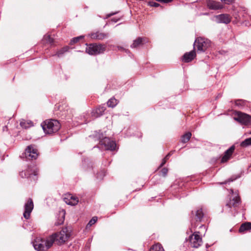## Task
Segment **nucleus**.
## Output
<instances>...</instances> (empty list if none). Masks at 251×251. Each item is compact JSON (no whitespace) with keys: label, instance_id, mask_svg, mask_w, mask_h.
Here are the masks:
<instances>
[{"label":"nucleus","instance_id":"f257e3e1","mask_svg":"<svg viewBox=\"0 0 251 251\" xmlns=\"http://www.w3.org/2000/svg\"><path fill=\"white\" fill-rule=\"evenodd\" d=\"M41 126L46 133L52 134L58 131L61 125L58 121L51 119L44 121Z\"/></svg>","mask_w":251,"mask_h":251},{"label":"nucleus","instance_id":"f03ea898","mask_svg":"<svg viewBox=\"0 0 251 251\" xmlns=\"http://www.w3.org/2000/svg\"><path fill=\"white\" fill-rule=\"evenodd\" d=\"M95 136L100 140V144L101 148L111 151L115 150L116 147V143L113 140H111L109 138L104 137L102 133L96 132Z\"/></svg>","mask_w":251,"mask_h":251},{"label":"nucleus","instance_id":"7ed1b4c3","mask_svg":"<svg viewBox=\"0 0 251 251\" xmlns=\"http://www.w3.org/2000/svg\"><path fill=\"white\" fill-rule=\"evenodd\" d=\"M210 44L211 42L209 40L202 37H198L194 42V48H197V51L202 52L210 47Z\"/></svg>","mask_w":251,"mask_h":251},{"label":"nucleus","instance_id":"20e7f679","mask_svg":"<svg viewBox=\"0 0 251 251\" xmlns=\"http://www.w3.org/2000/svg\"><path fill=\"white\" fill-rule=\"evenodd\" d=\"M106 46L101 44H91L86 48V52L90 55H96L104 52Z\"/></svg>","mask_w":251,"mask_h":251},{"label":"nucleus","instance_id":"39448f33","mask_svg":"<svg viewBox=\"0 0 251 251\" xmlns=\"http://www.w3.org/2000/svg\"><path fill=\"white\" fill-rule=\"evenodd\" d=\"M38 155L37 150L32 145H29L26 148L21 157L25 158L26 160H35Z\"/></svg>","mask_w":251,"mask_h":251},{"label":"nucleus","instance_id":"423d86ee","mask_svg":"<svg viewBox=\"0 0 251 251\" xmlns=\"http://www.w3.org/2000/svg\"><path fill=\"white\" fill-rule=\"evenodd\" d=\"M234 120L242 125H251V116L240 111L236 112Z\"/></svg>","mask_w":251,"mask_h":251},{"label":"nucleus","instance_id":"0eeeda50","mask_svg":"<svg viewBox=\"0 0 251 251\" xmlns=\"http://www.w3.org/2000/svg\"><path fill=\"white\" fill-rule=\"evenodd\" d=\"M53 234L55 236L56 241L58 244L65 243L70 236V232L67 227L63 228L59 232Z\"/></svg>","mask_w":251,"mask_h":251},{"label":"nucleus","instance_id":"6e6552de","mask_svg":"<svg viewBox=\"0 0 251 251\" xmlns=\"http://www.w3.org/2000/svg\"><path fill=\"white\" fill-rule=\"evenodd\" d=\"M200 232H195L189 238L191 247L199 248L202 244V238L200 235Z\"/></svg>","mask_w":251,"mask_h":251},{"label":"nucleus","instance_id":"1a4fd4ad","mask_svg":"<svg viewBox=\"0 0 251 251\" xmlns=\"http://www.w3.org/2000/svg\"><path fill=\"white\" fill-rule=\"evenodd\" d=\"M33 202L31 199L29 198L24 205V212L23 214L25 219H28L30 217V213L33 209Z\"/></svg>","mask_w":251,"mask_h":251},{"label":"nucleus","instance_id":"9d476101","mask_svg":"<svg viewBox=\"0 0 251 251\" xmlns=\"http://www.w3.org/2000/svg\"><path fill=\"white\" fill-rule=\"evenodd\" d=\"M20 175L23 178H32L34 181H35L37 179V173L35 169H31L29 167L27 170L20 172Z\"/></svg>","mask_w":251,"mask_h":251},{"label":"nucleus","instance_id":"9b49d317","mask_svg":"<svg viewBox=\"0 0 251 251\" xmlns=\"http://www.w3.org/2000/svg\"><path fill=\"white\" fill-rule=\"evenodd\" d=\"M35 250L38 251H45L48 250L44 239L37 238L33 242Z\"/></svg>","mask_w":251,"mask_h":251},{"label":"nucleus","instance_id":"f8f14e48","mask_svg":"<svg viewBox=\"0 0 251 251\" xmlns=\"http://www.w3.org/2000/svg\"><path fill=\"white\" fill-rule=\"evenodd\" d=\"M64 201L68 205L75 206L78 202V199L71 194H66L64 198Z\"/></svg>","mask_w":251,"mask_h":251},{"label":"nucleus","instance_id":"ddd939ff","mask_svg":"<svg viewBox=\"0 0 251 251\" xmlns=\"http://www.w3.org/2000/svg\"><path fill=\"white\" fill-rule=\"evenodd\" d=\"M240 202L241 201L238 194L235 193L233 195V198L230 199L229 202L226 204V206L230 208L233 207L235 209L238 207Z\"/></svg>","mask_w":251,"mask_h":251},{"label":"nucleus","instance_id":"4468645a","mask_svg":"<svg viewBox=\"0 0 251 251\" xmlns=\"http://www.w3.org/2000/svg\"><path fill=\"white\" fill-rule=\"evenodd\" d=\"M89 36L92 39L102 40L108 38L109 34L107 33L100 32L98 31L94 33H91L89 34Z\"/></svg>","mask_w":251,"mask_h":251},{"label":"nucleus","instance_id":"2eb2a0df","mask_svg":"<svg viewBox=\"0 0 251 251\" xmlns=\"http://www.w3.org/2000/svg\"><path fill=\"white\" fill-rule=\"evenodd\" d=\"M207 6L209 9L215 10L223 8V5L220 2L212 0H208L207 1Z\"/></svg>","mask_w":251,"mask_h":251},{"label":"nucleus","instance_id":"dca6fc26","mask_svg":"<svg viewBox=\"0 0 251 251\" xmlns=\"http://www.w3.org/2000/svg\"><path fill=\"white\" fill-rule=\"evenodd\" d=\"M216 20L219 23L227 24L231 21V17L227 14H222L216 16Z\"/></svg>","mask_w":251,"mask_h":251},{"label":"nucleus","instance_id":"f3484780","mask_svg":"<svg viewBox=\"0 0 251 251\" xmlns=\"http://www.w3.org/2000/svg\"><path fill=\"white\" fill-rule=\"evenodd\" d=\"M191 214L192 218L196 222H201L203 217V213L201 208H199L196 210L192 211Z\"/></svg>","mask_w":251,"mask_h":251},{"label":"nucleus","instance_id":"a211bd4d","mask_svg":"<svg viewBox=\"0 0 251 251\" xmlns=\"http://www.w3.org/2000/svg\"><path fill=\"white\" fill-rule=\"evenodd\" d=\"M234 150L235 146L234 145H232L228 150H227L225 152L224 155L221 159V162L225 163L230 158Z\"/></svg>","mask_w":251,"mask_h":251},{"label":"nucleus","instance_id":"6ab92c4d","mask_svg":"<svg viewBox=\"0 0 251 251\" xmlns=\"http://www.w3.org/2000/svg\"><path fill=\"white\" fill-rule=\"evenodd\" d=\"M196 55L195 50H193L188 52H186L182 57V60L186 63L191 62L195 57Z\"/></svg>","mask_w":251,"mask_h":251},{"label":"nucleus","instance_id":"aec40b11","mask_svg":"<svg viewBox=\"0 0 251 251\" xmlns=\"http://www.w3.org/2000/svg\"><path fill=\"white\" fill-rule=\"evenodd\" d=\"M54 241H56V240L55 236L53 234L47 237L46 239H44V242L48 249L52 245Z\"/></svg>","mask_w":251,"mask_h":251},{"label":"nucleus","instance_id":"412c9836","mask_svg":"<svg viewBox=\"0 0 251 251\" xmlns=\"http://www.w3.org/2000/svg\"><path fill=\"white\" fill-rule=\"evenodd\" d=\"M145 41L144 38L138 37L133 41V43L131 45V48H136L143 44V42Z\"/></svg>","mask_w":251,"mask_h":251},{"label":"nucleus","instance_id":"4be33fe9","mask_svg":"<svg viewBox=\"0 0 251 251\" xmlns=\"http://www.w3.org/2000/svg\"><path fill=\"white\" fill-rule=\"evenodd\" d=\"M250 229H251V223L246 222L241 225L239 229V232L240 233H243L245 231L249 230Z\"/></svg>","mask_w":251,"mask_h":251},{"label":"nucleus","instance_id":"5701e85b","mask_svg":"<svg viewBox=\"0 0 251 251\" xmlns=\"http://www.w3.org/2000/svg\"><path fill=\"white\" fill-rule=\"evenodd\" d=\"M150 251H164V250L161 245L157 243L152 246Z\"/></svg>","mask_w":251,"mask_h":251},{"label":"nucleus","instance_id":"b1692460","mask_svg":"<svg viewBox=\"0 0 251 251\" xmlns=\"http://www.w3.org/2000/svg\"><path fill=\"white\" fill-rule=\"evenodd\" d=\"M59 215L61 216V217L60 219L59 220V221L55 223V224L56 226L60 225L64 223L65 211L64 210H62V211H60Z\"/></svg>","mask_w":251,"mask_h":251},{"label":"nucleus","instance_id":"393cba45","mask_svg":"<svg viewBox=\"0 0 251 251\" xmlns=\"http://www.w3.org/2000/svg\"><path fill=\"white\" fill-rule=\"evenodd\" d=\"M191 135L192 134L190 132L186 133L182 136L181 142L184 143L187 142L190 140Z\"/></svg>","mask_w":251,"mask_h":251},{"label":"nucleus","instance_id":"a878e982","mask_svg":"<svg viewBox=\"0 0 251 251\" xmlns=\"http://www.w3.org/2000/svg\"><path fill=\"white\" fill-rule=\"evenodd\" d=\"M241 147L246 148L249 146H251V137L246 139L240 143Z\"/></svg>","mask_w":251,"mask_h":251},{"label":"nucleus","instance_id":"bb28decb","mask_svg":"<svg viewBox=\"0 0 251 251\" xmlns=\"http://www.w3.org/2000/svg\"><path fill=\"white\" fill-rule=\"evenodd\" d=\"M117 101L115 98L110 99L107 102L108 106L110 107H114L117 105Z\"/></svg>","mask_w":251,"mask_h":251},{"label":"nucleus","instance_id":"cd10ccee","mask_svg":"<svg viewBox=\"0 0 251 251\" xmlns=\"http://www.w3.org/2000/svg\"><path fill=\"white\" fill-rule=\"evenodd\" d=\"M69 49V47L68 46L64 47L59 50H58L56 54L58 57H61L65 52L68 51Z\"/></svg>","mask_w":251,"mask_h":251},{"label":"nucleus","instance_id":"c85d7f7f","mask_svg":"<svg viewBox=\"0 0 251 251\" xmlns=\"http://www.w3.org/2000/svg\"><path fill=\"white\" fill-rule=\"evenodd\" d=\"M43 40L45 41L46 43H49L51 45L53 44V39L49 35H45L43 38Z\"/></svg>","mask_w":251,"mask_h":251},{"label":"nucleus","instance_id":"c756f323","mask_svg":"<svg viewBox=\"0 0 251 251\" xmlns=\"http://www.w3.org/2000/svg\"><path fill=\"white\" fill-rule=\"evenodd\" d=\"M32 123L31 122H26L25 121H21L20 122V125L21 126L24 128H27L31 126L32 125Z\"/></svg>","mask_w":251,"mask_h":251},{"label":"nucleus","instance_id":"7c9ffc66","mask_svg":"<svg viewBox=\"0 0 251 251\" xmlns=\"http://www.w3.org/2000/svg\"><path fill=\"white\" fill-rule=\"evenodd\" d=\"M105 110V108L104 106H100L96 109V113H97V117L100 116L102 114V113Z\"/></svg>","mask_w":251,"mask_h":251},{"label":"nucleus","instance_id":"2f4dec72","mask_svg":"<svg viewBox=\"0 0 251 251\" xmlns=\"http://www.w3.org/2000/svg\"><path fill=\"white\" fill-rule=\"evenodd\" d=\"M84 36H79L78 37L73 38L70 41V44L73 45L75 43H77L80 39H83L84 38Z\"/></svg>","mask_w":251,"mask_h":251},{"label":"nucleus","instance_id":"473e14b6","mask_svg":"<svg viewBox=\"0 0 251 251\" xmlns=\"http://www.w3.org/2000/svg\"><path fill=\"white\" fill-rule=\"evenodd\" d=\"M97 221V217H94L93 218L89 221L88 224L87 225V227L88 226H91L93 225H94Z\"/></svg>","mask_w":251,"mask_h":251},{"label":"nucleus","instance_id":"72a5a7b5","mask_svg":"<svg viewBox=\"0 0 251 251\" xmlns=\"http://www.w3.org/2000/svg\"><path fill=\"white\" fill-rule=\"evenodd\" d=\"M148 4L151 6L155 7H158L159 6H160V4L159 3H158L156 2L153 1H149L148 2Z\"/></svg>","mask_w":251,"mask_h":251},{"label":"nucleus","instance_id":"f704fd0d","mask_svg":"<svg viewBox=\"0 0 251 251\" xmlns=\"http://www.w3.org/2000/svg\"><path fill=\"white\" fill-rule=\"evenodd\" d=\"M168 171V170L167 168H163L161 171V175L164 177L166 176L167 175Z\"/></svg>","mask_w":251,"mask_h":251},{"label":"nucleus","instance_id":"c9c22d12","mask_svg":"<svg viewBox=\"0 0 251 251\" xmlns=\"http://www.w3.org/2000/svg\"><path fill=\"white\" fill-rule=\"evenodd\" d=\"M222 2L225 4H229L232 3L234 0H221Z\"/></svg>","mask_w":251,"mask_h":251},{"label":"nucleus","instance_id":"e433bc0d","mask_svg":"<svg viewBox=\"0 0 251 251\" xmlns=\"http://www.w3.org/2000/svg\"><path fill=\"white\" fill-rule=\"evenodd\" d=\"M156 1L160 2H163V3H169L171 1H172L173 0H156Z\"/></svg>","mask_w":251,"mask_h":251},{"label":"nucleus","instance_id":"4c0bfd02","mask_svg":"<svg viewBox=\"0 0 251 251\" xmlns=\"http://www.w3.org/2000/svg\"><path fill=\"white\" fill-rule=\"evenodd\" d=\"M166 159H163L162 161V163L160 165L159 168L162 167L166 163Z\"/></svg>","mask_w":251,"mask_h":251},{"label":"nucleus","instance_id":"58836bf2","mask_svg":"<svg viewBox=\"0 0 251 251\" xmlns=\"http://www.w3.org/2000/svg\"><path fill=\"white\" fill-rule=\"evenodd\" d=\"M171 155V153H169L164 158V159H166V161H167V160L169 159V157Z\"/></svg>","mask_w":251,"mask_h":251},{"label":"nucleus","instance_id":"ea45409f","mask_svg":"<svg viewBox=\"0 0 251 251\" xmlns=\"http://www.w3.org/2000/svg\"><path fill=\"white\" fill-rule=\"evenodd\" d=\"M234 179H233L230 178V179H229L228 180V181H225V182H222V183H221V184H226L227 182H231V181H233V180H234Z\"/></svg>","mask_w":251,"mask_h":251},{"label":"nucleus","instance_id":"a19ab883","mask_svg":"<svg viewBox=\"0 0 251 251\" xmlns=\"http://www.w3.org/2000/svg\"><path fill=\"white\" fill-rule=\"evenodd\" d=\"M119 19H116V18H114L111 19V21L114 23H116L117 22H118L119 21Z\"/></svg>","mask_w":251,"mask_h":251},{"label":"nucleus","instance_id":"79ce46f5","mask_svg":"<svg viewBox=\"0 0 251 251\" xmlns=\"http://www.w3.org/2000/svg\"><path fill=\"white\" fill-rule=\"evenodd\" d=\"M200 228H201V229H203V230H204L205 231L206 230V226H204V225L201 226Z\"/></svg>","mask_w":251,"mask_h":251},{"label":"nucleus","instance_id":"37998d69","mask_svg":"<svg viewBox=\"0 0 251 251\" xmlns=\"http://www.w3.org/2000/svg\"><path fill=\"white\" fill-rule=\"evenodd\" d=\"M242 102V100H238V101H236L235 102V104L236 105H241V104L240 103V102Z\"/></svg>","mask_w":251,"mask_h":251},{"label":"nucleus","instance_id":"c03bdc74","mask_svg":"<svg viewBox=\"0 0 251 251\" xmlns=\"http://www.w3.org/2000/svg\"><path fill=\"white\" fill-rule=\"evenodd\" d=\"M100 176V174H98L97 177L98 178H100H100H102L103 177V176H104V175L103 174L102 176Z\"/></svg>","mask_w":251,"mask_h":251},{"label":"nucleus","instance_id":"a18cd8bd","mask_svg":"<svg viewBox=\"0 0 251 251\" xmlns=\"http://www.w3.org/2000/svg\"><path fill=\"white\" fill-rule=\"evenodd\" d=\"M116 13H110V14H109L107 15V17H109L112 15H113L114 14H116Z\"/></svg>","mask_w":251,"mask_h":251},{"label":"nucleus","instance_id":"49530a36","mask_svg":"<svg viewBox=\"0 0 251 251\" xmlns=\"http://www.w3.org/2000/svg\"><path fill=\"white\" fill-rule=\"evenodd\" d=\"M119 50H124L125 49L122 47H118Z\"/></svg>","mask_w":251,"mask_h":251},{"label":"nucleus","instance_id":"de8ad7c7","mask_svg":"<svg viewBox=\"0 0 251 251\" xmlns=\"http://www.w3.org/2000/svg\"><path fill=\"white\" fill-rule=\"evenodd\" d=\"M7 126H4L3 127V130H7Z\"/></svg>","mask_w":251,"mask_h":251},{"label":"nucleus","instance_id":"09e8293b","mask_svg":"<svg viewBox=\"0 0 251 251\" xmlns=\"http://www.w3.org/2000/svg\"><path fill=\"white\" fill-rule=\"evenodd\" d=\"M206 248H208L209 247V246H208V245H206Z\"/></svg>","mask_w":251,"mask_h":251},{"label":"nucleus","instance_id":"8fccbe9b","mask_svg":"<svg viewBox=\"0 0 251 251\" xmlns=\"http://www.w3.org/2000/svg\"><path fill=\"white\" fill-rule=\"evenodd\" d=\"M231 191L232 193H233V190H231Z\"/></svg>","mask_w":251,"mask_h":251},{"label":"nucleus","instance_id":"3c124183","mask_svg":"<svg viewBox=\"0 0 251 251\" xmlns=\"http://www.w3.org/2000/svg\"><path fill=\"white\" fill-rule=\"evenodd\" d=\"M250 134H251V131L250 132Z\"/></svg>","mask_w":251,"mask_h":251}]
</instances>
